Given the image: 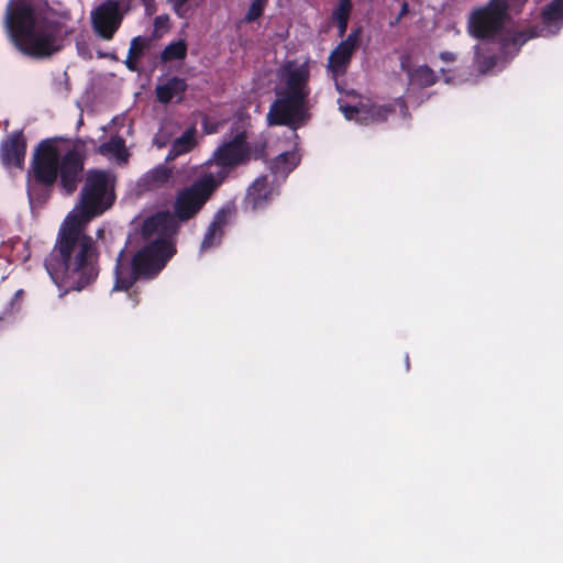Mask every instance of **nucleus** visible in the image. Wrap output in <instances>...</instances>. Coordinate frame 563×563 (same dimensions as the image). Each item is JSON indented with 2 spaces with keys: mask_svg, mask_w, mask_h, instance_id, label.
Wrapping results in <instances>:
<instances>
[{
  "mask_svg": "<svg viewBox=\"0 0 563 563\" xmlns=\"http://www.w3.org/2000/svg\"><path fill=\"white\" fill-rule=\"evenodd\" d=\"M87 224L66 218L62 223L56 242L45 257L44 266L63 290L81 291L98 278L100 253L96 240L86 233Z\"/></svg>",
  "mask_w": 563,
  "mask_h": 563,
  "instance_id": "1",
  "label": "nucleus"
},
{
  "mask_svg": "<svg viewBox=\"0 0 563 563\" xmlns=\"http://www.w3.org/2000/svg\"><path fill=\"white\" fill-rule=\"evenodd\" d=\"M66 16L56 18L33 0H10L4 23L14 46L23 55L43 59L59 52L74 32Z\"/></svg>",
  "mask_w": 563,
  "mask_h": 563,
  "instance_id": "2",
  "label": "nucleus"
},
{
  "mask_svg": "<svg viewBox=\"0 0 563 563\" xmlns=\"http://www.w3.org/2000/svg\"><path fill=\"white\" fill-rule=\"evenodd\" d=\"M310 70L307 64L285 63L279 69V85L276 98L271 103L267 122L272 126H287L297 130L310 119L309 96L311 92Z\"/></svg>",
  "mask_w": 563,
  "mask_h": 563,
  "instance_id": "3",
  "label": "nucleus"
},
{
  "mask_svg": "<svg viewBox=\"0 0 563 563\" xmlns=\"http://www.w3.org/2000/svg\"><path fill=\"white\" fill-rule=\"evenodd\" d=\"M175 253L174 243L161 240L148 241L132 255L122 250L115 262L113 290L128 291L139 280L156 278Z\"/></svg>",
  "mask_w": 563,
  "mask_h": 563,
  "instance_id": "4",
  "label": "nucleus"
},
{
  "mask_svg": "<svg viewBox=\"0 0 563 563\" xmlns=\"http://www.w3.org/2000/svg\"><path fill=\"white\" fill-rule=\"evenodd\" d=\"M62 137H47L36 145L26 172V191L31 206H43L58 180Z\"/></svg>",
  "mask_w": 563,
  "mask_h": 563,
  "instance_id": "5",
  "label": "nucleus"
},
{
  "mask_svg": "<svg viewBox=\"0 0 563 563\" xmlns=\"http://www.w3.org/2000/svg\"><path fill=\"white\" fill-rule=\"evenodd\" d=\"M115 198V177L108 170L90 169L80 191L79 212L67 218L88 224L109 210Z\"/></svg>",
  "mask_w": 563,
  "mask_h": 563,
  "instance_id": "6",
  "label": "nucleus"
},
{
  "mask_svg": "<svg viewBox=\"0 0 563 563\" xmlns=\"http://www.w3.org/2000/svg\"><path fill=\"white\" fill-rule=\"evenodd\" d=\"M224 178V174L214 176L212 173H207L196 179L190 186L178 190L173 203V211L170 212L174 221L179 225V223L195 219Z\"/></svg>",
  "mask_w": 563,
  "mask_h": 563,
  "instance_id": "7",
  "label": "nucleus"
},
{
  "mask_svg": "<svg viewBox=\"0 0 563 563\" xmlns=\"http://www.w3.org/2000/svg\"><path fill=\"white\" fill-rule=\"evenodd\" d=\"M266 158V142H247L245 130L236 131L229 140L223 141L213 152L212 161L223 170L224 174L241 165H246L251 159L258 161Z\"/></svg>",
  "mask_w": 563,
  "mask_h": 563,
  "instance_id": "8",
  "label": "nucleus"
},
{
  "mask_svg": "<svg viewBox=\"0 0 563 563\" xmlns=\"http://www.w3.org/2000/svg\"><path fill=\"white\" fill-rule=\"evenodd\" d=\"M508 4L503 0H490L476 9L470 19L468 29L476 38H489L498 34L508 16Z\"/></svg>",
  "mask_w": 563,
  "mask_h": 563,
  "instance_id": "9",
  "label": "nucleus"
},
{
  "mask_svg": "<svg viewBox=\"0 0 563 563\" xmlns=\"http://www.w3.org/2000/svg\"><path fill=\"white\" fill-rule=\"evenodd\" d=\"M126 13L114 0H104L90 13L91 26L95 34L104 40L111 41L120 29Z\"/></svg>",
  "mask_w": 563,
  "mask_h": 563,
  "instance_id": "10",
  "label": "nucleus"
},
{
  "mask_svg": "<svg viewBox=\"0 0 563 563\" xmlns=\"http://www.w3.org/2000/svg\"><path fill=\"white\" fill-rule=\"evenodd\" d=\"M340 110L346 120H355L360 124H379L394 114L396 108L393 103L377 104L371 100L360 101L357 104H340Z\"/></svg>",
  "mask_w": 563,
  "mask_h": 563,
  "instance_id": "11",
  "label": "nucleus"
},
{
  "mask_svg": "<svg viewBox=\"0 0 563 563\" xmlns=\"http://www.w3.org/2000/svg\"><path fill=\"white\" fill-rule=\"evenodd\" d=\"M179 225L174 221L170 211L162 210L146 217L141 225L140 235L143 243L161 240L173 243L172 236L177 234Z\"/></svg>",
  "mask_w": 563,
  "mask_h": 563,
  "instance_id": "12",
  "label": "nucleus"
},
{
  "mask_svg": "<svg viewBox=\"0 0 563 563\" xmlns=\"http://www.w3.org/2000/svg\"><path fill=\"white\" fill-rule=\"evenodd\" d=\"M84 155L76 146L60 154L58 163L59 185L65 195H71L77 190L82 179Z\"/></svg>",
  "mask_w": 563,
  "mask_h": 563,
  "instance_id": "13",
  "label": "nucleus"
},
{
  "mask_svg": "<svg viewBox=\"0 0 563 563\" xmlns=\"http://www.w3.org/2000/svg\"><path fill=\"white\" fill-rule=\"evenodd\" d=\"M279 191L274 184L269 181L267 175L257 177L246 190L243 200V207L247 211L256 212L265 209Z\"/></svg>",
  "mask_w": 563,
  "mask_h": 563,
  "instance_id": "14",
  "label": "nucleus"
},
{
  "mask_svg": "<svg viewBox=\"0 0 563 563\" xmlns=\"http://www.w3.org/2000/svg\"><path fill=\"white\" fill-rule=\"evenodd\" d=\"M26 137L22 130L13 131L0 144V161L5 168L23 169L26 156Z\"/></svg>",
  "mask_w": 563,
  "mask_h": 563,
  "instance_id": "15",
  "label": "nucleus"
},
{
  "mask_svg": "<svg viewBox=\"0 0 563 563\" xmlns=\"http://www.w3.org/2000/svg\"><path fill=\"white\" fill-rule=\"evenodd\" d=\"M187 89L188 85L186 79L173 76L164 84L155 87V96L157 101L162 104H168L173 100H175L176 103H180L184 100Z\"/></svg>",
  "mask_w": 563,
  "mask_h": 563,
  "instance_id": "16",
  "label": "nucleus"
},
{
  "mask_svg": "<svg viewBox=\"0 0 563 563\" xmlns=\"http://www.w3.org/2000/svg\"><path fill=\"white\" fill-rule=\"evenodd\" d=\"M172 179V169L161 164L148 170L140 180V186L144 190H157L169 184Z\"/></svg>",
  "mask_w": 563,
  "mask_h": 563,
  "instance_id": "17",
  "label": "nucleus"
},
{
  "mask_svg": "<svg viewBox=\"0 0 563 563\" xmlns=\"http://www.w3.org/2000/svg\"><path fill=\"white\" fill-rule=\"evenodd\" d=\"M406 73L409 79V84L420 89L433 86L438 82L439 79L435 71L428 65L407 68Z\"/></svg>",
  "mask_w": 563,
  "mask_h": 563,
  "instance_id": "18",
  "label": "nucleus"
},
{
  "mask_svg": "<svg viewBox=\"0 0 563 563\" xmlns=\"http://www.w3.org/2000/svg\"><path fill=\"white\" fill-rule=\"evenodd\" d=\"M353 53L339 45L330 53L328 68L334 76L344 75L352 60Z\"/></svg>",
  "mask_w": 563,
  "mask_h": 563,
  "instance_id": "19",
  "label": "nucleus"
},
{
  "mask_svg": "<svg viewBox=\"0 0 563 563\" xmlns=\"http://www.w3.org/2000/svg\"><path fill=\"white\" fill-rule=\"evenodd\" d=\"M543 27H540L539 25H534L532 27L517 31L514 33H508L503 37V47L507 48L509 46L515 47L517 51L527 43L529 40L542 36L543 35Z\"/></svg>",
  "mask_w": 563,
  "mask_h": 563,
  "instance_id": "20",
  "label": "nucleus"
},
{
  "mask_svg": "<svg viewBox=\"0 0 563 563\" xmlns=\"http://www.w3.org/2000/svg\"><path fill=\"white\" fill-rule=\"evenodd\" d=\"M99 153L104 156H114L118 161H128L125 140L119 135L111 136L99 146Z\"/></svg>",
  "mask_w": 563,
  "mask_h": 563,
  "instance_id": "21",
  "label": "nucleus"
},
{
  "mask_svg": "<svg viewBox=\"0 0 563 563\" xmlns=\"http://www.w3.org/2000/svg\"><path fill=\"white\" fill-rule=\"evenodd\" d=\"M296 165V154L292 152H283L272 162L269 168L274 174L288 175Z\"/></svg>",
  "mask_w": 563,
  "mask_h": 563,
  "instance_id": "22",
  "label": "nucleus"
},
{
  "mask_svg": "<svg viewBox=\"0 0 563 563\" xmlns=\"http://www.w3.org/2000/svg\"><path fill=\"white\" fill-rule=\"evenodd\" d=\"M236 214V207L233 202H228L223 205L213 216L211 225L219 229L220 231H224V228L230 224L232 219Z\"/></svg>",
  "mask_w": 563,
  "mask_h": 563,
  "instance_id": "23",
  "label": "nucleus"
},
{
  "mask_svg": "<svg viewBox=\"0 0 563 563\" xmlns=\"http://www.w3.org/2000/svg\"><path fill=\"white\" fill-rule=\"evenodd\" d=\"M187 56V44L185 41L179 40L177 42L169 43L165 46L161 54V60L163 63L181 60Z\"/></svg>",
  "mask_w": 563,
  "mask_h": 563,
  "instance_id": "24",
  "label": "nucleus"
},
{
  "mask_svg": "<svg viewBox=\"0 0 563 563\" xmlns=\"http://www.w3.org/2000/svg\"><path fill=\"white\" fill-rule=\"evenodd\" d=\"M541 15L544 25L560 22L563 19V0H551L543 9Z\"/></svg>",
  "mask_w": 563,
  "mask_h": 563,
  "instance_id": "25",
  "label": "nucleus"
},
{
  "mask_svg": "<svg viewBox=\"0 0 563 563\" xmlns=\"http://www.w3.org/2000/svg\"><path fill=\"white\" fill-rule=\"evenodd\" d=\"M196 144L195 141V129H188L173 143L172 151L175 155H180L190 152Z\"/></svg>",
  "mask_w": 563,
  "mask_h": 563,
  "instance_id": "26",
  "label": "nucleus"
},
{
  "mask_svg": "<svg viewBox=\"0 0 563 563\" xmlns=\"http://www.w3.org/2000/svg\"><path fill=\"white\" fill-rule=\"evenodd\" d=\"M223 235L224 231H220L219 229L209 224L201 241L200 250L207 251L213 246L219 245L222 241Z\"/></svg>",
  "mask_w": 563,
  "mask_h": 563,
  "instance_id": "27",
  "label": "nucleus"
},
{
  "mask_svg": "<svg viewBox=\"0 0 563 563\" xmlns=\"http://www.w3.org/2000/svg\"><path fill=\"white\" fill-rule=\"evenodd\" d=\"M150 46V40L144 36H135L131 40L130 48L128 54L132 57H135L137 59H141L144 55V52Z\"/></svg>",
  "mask_w": 563,
  "mask_h": 563,
  "instance_id": "28",
  "label": "nucleus"
},
{
  "mask_svg": "<svg viewBox=\"0 0 563 563\" xmlns=\"http://www.w3.org/2000/svg\"><path fill=\"white\" fill-rule=\"evenodd\" d=\"M353 10L352 0H339L331 13L332 20H350Z\"/></svg>",
  "mask_w": 563,
  "mask_h": 563,
  "instance_id": "29",
  "label": "nucleus"
},
{
  "mask_svg": "<svg viewBox=\"0 0 563 563\" xmlns=\"http://www.w3.org/2000/svg\"><path fill=\"white\" fill-rule=\"evenodd\" d=\"M268 0H252L249 10L244 16L247 23L254 22L263 15L264 9Z\"/></svg>",
  "mask_w": 563,
  "mask_h": 563,
  "instance_id": "30",
  "label": "nucleus"
},
{
  "mask_svg": "<svg viewBox=\"0 0 563 563\" xmlns=\"http://www.w3.org/2000/svg\"><path fill=\"white\" fill-rule=\"evenodd\" d=\"M120 4V8L128 14L133 8L139 4L144 5L146 13L152 14L155 2L154 0H114Z\"/></svg>",
  "mask_w": 563,
  "mask_h": 563,
  "instance_id": "31",
  "label": "nucleus"
},
{
  "mask_svg": "<svg viewBox=\"0 0 563 563\" xmlns=\"http://www.w3.org/2000/svg\"><path fill=\"white\" fill-rule=\"evenodd\" d=\"M361 34L362 27L357 26L356 29H353L351 33L345 37V40L339 43V45L343 46L344 48L351 51V53L354 54L360 46Z\"/></svg>",
  "mask_w": 563,
  "mask_h": 563,
  "instance_id": "32",
  "label": "nucleus"
},
{
  "mask_svg": "<svg viewBox=\"0 0 563 563\" xmlns=\"http://www.w3.org/2000/svg\"><path fill=\"white\" fill-rule=\"evenodd\" d=\"M23 298H24V290L23 289L16 290L10 300L11 310H19Z\"/></svg>",
  "mask_w": 563,
  "mask_h": 563,
  "instance_id": "33",
  "label": "nucleus"
},
{
  "mask_svg": "<svg viewBox=\"0 0 563 563\" xmlns=\"http://www.w3.org/2000/svg\"><path fill=\"white\" fill-rule=\"evenodd\" d=\"M139 60L140 59L132 57L131 55L128 54L124 64L129 70L136 71L139 69Z\"/></svg>",
  "mask_w": 563,
  "mask_h": 563,
  "instance_id": "34",
  "label": "nucleus"
},
{
  "mask_svg": "<svg viewBox=\"0 0 563 563\" xmlns=\"http://www.w3.org/2000/svg\"><path fill=\"white\" fill-rule=\"evenodd\" d=\"M336 23L338 35L340 37L344 36L347 30L349 20H333Z\"/></svg>",
  "mask_w": 563,
  "mask_h": 563,
  "instance_id": "35",
  "label": "nucleus"
},
{
  "mask_svg": "<svg viewBox=\"0 0 563 563\" xmlns=\"http://www.w3.org/2000/svg\"><path fill=\"white\" fill-rule=\"evenodd\" d=\"M168 21L169 19L167 15H158L154 20V26L155 29L167 27Z\"/></svg>",
  "mask_w": 563,
  "mask_h": 563,
  "instance_id": "36",
  "label": "nucleus"
},
{
  "mask_svg": "<svg viewBox=\"0 0 563 563\" xmlns=\"http://www.w3.org/2000/svg\"><path fill=\"white\" fill-rule=\"evenodd\" d=\"M439 57H440L441 60H443L445 63L455 62L456 58H457L456 54H454L452 52H441Z\"/></svg>",
  "mask_w": 563,
  "mask_h": 563,
  "instance_id": "37",
  "label": "nucleus"
},
{
  "mask_svg": "<svg viewBox=\"0 0 563 563\" xmlns=\"http://www.w3.org/2000/svg\"><path fill=\"white\" fill-rule=\"evenodd\" d=\"M409 12V4L404 1L402 4H401V8H400V12L396 19V23H398L400 21L401 18H404L405 15H407Z\"/></svg>",
  "mask_w": 563,
  "mask_h": 563,
  "instance_id": "38",
  "label": "nucleus"
},
{
  "mask_svg": "<svg viewBox=\"0 0 563 563\" xmlns=\"http://www.w3.org/2000/svg\"><path fill=\"white\" fill-rule=\"evenodd\" d=\"M129 296L132 298L133 297V302H134V306L137 305L139 302V299H137V292H134L133 295L132 294H129Z\"/></svg>",
  "mask_w": 563,
  "mask_h": 563,
  "instance_id": "39",
  "label": "nucleus"
},
{
  "mask_svg": "<svg viewBox=\"0 0 563 563\" xmlns=\"http://www.w3.org/2000/svg\"><path fill=\"white\" fill-rule=\"evenodd\" d=\"M173 1H174V3H175L176 5H184V4H185V3H187L189 0H173Z\"/></svg>",
  "mask_w": 563,
  "mask_h": 563,
  "instance_id": "40",
  "label": "nucleus"
},
{
  "mask_svg": "<svg viewBox=\"0 0 563 563\" xmlns=\"http://www.w3.org/2000/svg\"><path fill=\"white\" fill-rule=\"evenodd\" d=\"M107 56H108V54H104V53H101V52L98 53V57H107Z\"/></svg>",
  "mask_w": 563,
  "mask_h": 563,
  "instance_id": "41",
  "label": "nucleus"
},
{
  "mask_svg": "<svg viewBox=\"0 0 563 563\" xmlns=\"http://www.w3.org/2000/svg\"><path fill=\"white\" fill-rule=\"evenodd\" d=\"M440 71H441L442 74H445V71H446V70H445L444 68H441V70H440Z\"/></svg>",
  "mask_w": 563,
  "mask_h": 563,
  "instance_id": "42",
  "label": "nucleus"
}]
</instances>
